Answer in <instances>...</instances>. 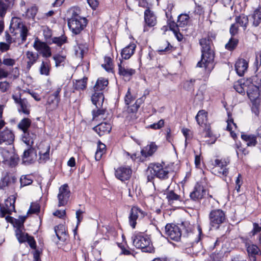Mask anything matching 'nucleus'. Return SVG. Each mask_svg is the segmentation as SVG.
Returning <instances> with one entry per match:
<instances>
[{
	"label": "nucleus",
	"mask_w": 261,
	"mask_h": 261,
	"mask_svg": "<svg viewBox=\"0 0 261 261\" xmlns=\"http://www.w3.org/2000/svg\"><path fill=\"white\" fill-rule=\"evenodd\" d=\"M199 44L201 46V60L198 62L197 66L202 67L203 65L205 73L203 77V80L206 81L214 67L215 53L213 49L212 41L209 37L200 39Z\"/></svg>",
	"instance_id": "f257e3e1"
},
{
	"label": "nucleus",
	"mask_w": 261,
	"mask_h": 261,
	"mask_svg": "<svg viewBox=\"0 0 261 261\" xmlns=\"http://www.w3.org/2000/svg\"><path fill=\"white\" fill-rule=\"evenodd\" d=\"M54 60L55 61L56 66H60L62 63L64 62L65 57L60 55H56L53 57Z\"/></svg>",
	"instance_id": "864d4df0"
},
{
	"label": "nucleus",
	"mask_w": 261,
	"mask_h": 261,
	"mask_svg": "<svg viewBox=\"0 0 261 261\" xmlns=\"http://www.w3.org/2000/svg\"><path fill=\"white\" fill-rule=\"evenodd\" d=\"M197 123L200 126V135L201 138L211 137L210 124L207 121V113L203 110L199 111L195 117Z\"/></svg>",
	"instance_id": "20e7f679"
},
{
	"label": "nucleus",
	"mask_w": 261,
	"mask_h": 261,
	"mask_svg": "<svg viewBox=\"0 0 261 261\" xmlns=\"http://www.w3.org/2000/svg\"><path fill=\"white\" fill-rule=\"evenodd\" d=\"M20 182L21 187H24L32 184L33 179L29 175H22L20 178Z\"/></svg>",
	"instance_id": "09e8293b"
},
{
	"label": "nucleus",
	"mask_w": 261,
	"mask_h": 261,
	"mask_svg": "<svg viewBox=\"0 0 261 261\" xmlns=\"http://www.w3.org/2000/svg\"><path fill=\"white\" fill-rule=\"evenodd\" d=\"M139 99H138L134 105L129 107L128 109V112L130 113V117L133 119H136V116L135 114V113L138 111V108L140 107V102H139Z\"/></svg>",
	"instance_id": "a18cd8bd"
},
{
	"label": "nucleus",
	"mask_w": 261,
	"mask_h": 261,
	"mask_svg": "<svg viewBox=\"0 0 261 261\" xmlns=\"http://www.w3.org/2000/svg\"><path fill=\"white\" fill-rule=\"evenodd\" d=\"M164 125V120H160L157 123H154L149 126V127L153 129H158L162 128Z\"/></svg>",
	"instance_id": "4d7b16f0"
},
{
	"label": "nucleus",
	"mask_w": 261,
	"mask_h": 261,
	"mask_svg": "<svg viewBox=\"0 0 261 261\" xmlns=\"http://www.w3.org/2000/svg\"><path fill=\"white\" fill-rule=\"evenodd\" d=\"M16 63L15 60L9 58L7 56H4L2 61V63L8 67L13 66Z\"/></svg>",
	"instance_id": "8fccbe9b"
},
{
	"label": "nucleus",
	"mask_w": 261,
	"mask_h": 261,
	"mask_svg": "<svg viewBox=\"0 0 261 261\" xmlns=\"http://www.w3.org/2000/svg\"><path fill=\"white\" fill-rule=\"evenodd\" d=\"M34 155L36 156V152L32 147H29V148L25 150L23 154L22 160L24 162L31 163L34 159Z\"/></svg>",
	"instance_id": "72a5a7b5"
},
{
	"label": "nucleus",
	"mask_w": 261,
	"mask_h": 261,
	"mask_svg": "<svg viewBox=\"0 0 261 261\" xmlns=\"http://www.w3.org/2000/svg\"><path fill=\"white\" fill-rule=\"evenodd\" d=\"M9 184V180L7 177L2 178L0 180V189H4Z\"/></svg>",
	"instance_id": "338daca9"
},
{
	"label": "nucleus",
	"mask_w": 261,
	"mask_h": 261,
	"mask_svg": "<svg viewBox=\"0 0 261 261\" xmlns=\"http://www.w3.org/2000/svg\"><path fill=\"white\" fill-rule=\"evenodd\" d=\"M206 194V190L200 184H197L192 192L190 193V199L194 201L198 202L201 200Z\"/></svg>",
	"instance_id": "2eb2a0df"
},
{
	"label": "nucleus",
	"mask_w": 261,
	"mask_h": 261,
	"mask_svg": "<svg viewBox=\"0 0 261 261\" xmlns=\"http://www.w3.org/2000/svg\"><path fill=\"white\" fill-rule=\"evenodd\" d=\"M12 98L15 102L18 105V111L25 115L30 113V105L25 98H21L20 95H13Z\"/></svg>",
	"instance_id": "9d476101"
},
{
	"label": "nucleus",
	"mask_w": 261,
	"mask_h": 261,
	"mask_svg": "<svg viewBox=\"0 0 261 261\" xmlns=\"http://www.w3.org/2000/svg\"><path fill=\"white\" fill-rule=\"evenodd\" d=\"M25 55L27 58L28 59L27 62V68L30 69L31 66L36 62L38 59L39 55L38 54L31 51H27Z\"/></svg>",
	"instance_id": "2f4dec72"
},
{
	"label": "nucleus",
	"mask_w": 261,
	"mask_h": 261,
	"mask_svg": "<svg viewBox=\"0 0 261 261\" xmlns=\"http://www.w3.org/2000/svg\"><path fill=\"white\" fill-rule=\"evenodd\" d=\"M112 127L110 123H101L93 128V129L99 135L102 136L105 133H109L111 130Z\"/></svg>",
	"instance_id": "a878e982"
},
{
	"label": "nucleus",
	"mask_w": 261,
	"mask_h": 261,
	"mask_svg": "<svg viewBox=\"0 0 261 261\" xmlns=\"http://www.w3.org/2000/svg\"><path fill=\"white\" fill-rule=\"evenodd\" d=\"M122 61L118 64V73L125 80H129L131 76L136 72L135 69L121 65Z\"/></svg>",
	"instance_id": "6ab92c4d"
},
{
	"label": "nucleus",
	"mask_w": 261,
	"mask_h": 261,
	"mask_svg": "<svg viewBox=\"0 0 261 261\" xmlns=\"http://www.w3.org/2000/svg\"><path fill=\"white\" fill-rule=\"evenodd\" d=\"M33 47L38 51L40 52L44 57H49L51 55L50 47L44 42L41 41L38 38H36L33 43Z\"/></svg>",
	"instance_id": "f8f14e48"
},
{
	"label": "nucleus",
	"mask_w": 261,
	"mask_h": 261,
	"mask_svg": "<svg viewBox=\"0 0 261 261\" xmlns=\"http://www.w3.org/2000/svg\"><path fill=\"white\" fill-rule=\"evenodd\" d=\"M61 86H58L54 93L50 95L48 97L47 102L49 105L53 103L54 108H57L60 102V97L59 94L61 91Z\"/></svg>",
	"instance_id": "5701e85b"
},
{
	"label": "nucleus",
	"mask_w": 261,
	"mask_h": 261,
	"mask_svg": "<svg viewBox=\"0 0 261 261\" xmlns=\"http://www.w3.org/2000/svg\"><path fill=\"white\" fill-rule=\"evenodd\" d=\"M226 219L225 213L220 209L212 210L209 214L210 225L214 229H218Z\"/></svg>",
	"instance_id": "6e6552de"
},
{
	"label": "nucleus",
	"mask_w": 261,
	"mask_h": 261,
	"mask_svg": "<svg viewBox=\"0 0 261 261\" xmlns=\"http://www.w3.org/2000/svg\"><path fill=\"white\" fill-rule=\"evenodd\" d=\"M31 124V121L28 118L22 119L18 124V127L21 129L23 132L30 130V128Z\"/></svg>",
	"instance_id": "4c0bfd02"
},
{
	"label": "nucleus",
	"mask_w": 261,
	"mask_h": 261,
	"mask_svg": "<svg viewBox=\"0 0 261 261\" xmlns=\"http://www.w3.org/2000/svg\"><path fill=\"white\" fill-rule=\"evenodd\" d=\"M104 63L102 64V67L108 72H111L113 70L112 60L109 57H105Z\"/></svg>",
	"instance_id": "49530a36"
},
{
	"label": "nucleus",
	"mask_w": 261,
	"mask_h": 261,
	"mask_svg": "<svg viewBox=\"0 0 261 261\" xmlns=\"http://www.w3.org/2000/svg\"><path fill=\"white\" fill-rule=\"evenodd\" d=\"M189 18V15L187 14H180L178 17V25L181 28L186 26L188 23Z\"/></svg>",
	"instance_id": "37998d69"
},
{
	"label": "nucleus",
	"mask_w": 261,
	"mask_h": 261,
	"mask_svg": "<svg viewBox=\"0 0 261 261\" xmlns=\"http://www.w3.org/2000/svg\"><path fill=\"white\" fill-rule=\"evenodd\" d=\"M241 138L247 143L248 146H254L257 143L256 138L254 135L242 134Z\"/></svg>",
	"instance_id": "e433bc0d"
},
{
	"label": "nucleus",
	"mask_w": 261,
	"mask_h": 261,
	"mask_svg": "<svg viewBox=\"0 0 261 261\" xmlns=\"http://www.w3.org/2000/svg\"><path fill=\"white\" fill-rule=\"evenodd\" d=\"M251 17L253 19L252 25L255 27H258L261 23L260 7H258L254 11Z\"/></svg>",
	"instance_id": "f704fd0d"
},
{
	"label": "nucleus",
	"mask_w": 261,
	"mask_h": 261,
	"mask_svg": "<svg viewBox=\"0 0 261 261\" xmlns=\"http://www.w3.org/2000/svg\"><path fill=\"white\" fill-rule=\"evenodd\" d=\"M248 16L241 14L239 16H236L235 18V23L239 26L242 27L244 30H245L248 24Z\"/></svg>",
	"instance_id": "7c9ffc66"
},
{
	"label": "nucleus",
	"mask_w": 261,
	"mask_h": 261,
	"mask_svg": "<svg viewBox=\"0 0 261 261\" xmlns=\"http://www.w3.org/2000/svg\"><path fill=\"white\" fill-rule=\"evenodd\" d=\"M55 236H53L52 240L54 242L58 243L59 241L64 242L68 238L66 232L65 227L62 224H59L54 227Z\"/></svg>",
	"instance_id": "ddd939ff"
},
{
	"label": "nucleus",
	"mask_w": 261,
	"mask_h": 261,
	"mask_svg": "<svg viewBox=\"0 0 261 261\" xmlns=\"http://www.w3.org/2000/svg\"><path fill=\"white\" fill-rule=\"evenodd\" d=\"M9 88V84L6 81L0 82V90L2 92H6Z\"/></svg>",
	"instance_id": "774afa93"
},
{
	"label": "nucleus",
	"mask_w": 261,
	"mask_h": 261,
	"mask_svg": "<svg viewBox=\"0 0 261 261\" xmlns=\"http://www.w3.org/2000/svg\"><path fill=\"white\" fill-rule=\"evenodd\" d=\"M49 150H50V146L47 145L46 147L45 151H43L42 150L39 152V161L40 163L45 162L46 161L49 160Z\"/></svg>",
	"instance_id": "79ce46f5"
},
{
	"label": "nucleus",
	"mask_w": 261,
	"mask_h": 261,
	"mask_svg": "<svg viewBox=\"0 0 261 261\" xmlns=\"http://www.w3.org/2000/svg\"><path fill=\"white\" fill-rule=\"evenodd\" d=\"M238 31L239 26L236 23H234L231 25L229 29V32L232 37L237 34Z\"/></svg>",
	"instance_id": "13d9d810"
},
{
	"label": "nucleus",
	"mask_w": 261,
	"mask_h": 261,
	"mask_svg": "<svg viewBox=\"0 0 261 261\" xmlns=\"http://www.w3.org/2000/svg\"><path fill=\"white\" fill-rule=\"evenodd\" d=\"M84 212L81 210H78L76 211V218L77 219V226H78L82 222L83 219V214Z\"/></svg>",
	"instance_id": "680f3d73"
},
{
	"label": "nucleus",
	"mask_w": 261,
	"mask_h": 261,
	"mask_svg": "<svg viewBox=\"0 0 261 261\" xmlns=\"http://www.w3.org/2000/svg\"><path fill=\"white\" fill-rule=\"evenodd\" d=\"M248 67L247 62L243 59L238 60L235 64V69L237 74L242 76L247 71Z\"/></svg>",
	"instance_id": "412c9836"
},
{
	"label": "nucleus",
	"mask_w": 261,
	"mask_h": 261,
	"mask_svg": "<svg viewBox=\"0 0 261 261\" xmlns=\"http://www.w3.org/2000/svg\"><path fill=\"white\" fill-rule=\"evenodd\" d=\"M70 196V191L68 189V186L64 185L59 188L58 198L59 200L58 206H62L67 204Z\"/></svg>",
	"instance_id": "4468645a"
},
{
	"label": "nucleus",
	"mask_w": 261,
	"mask_h": 261,
	"mask_svg": "<svg viewBox=\"0 0 261 261\" xmlns=\"http://www.w3.org/2000/svg\"><path fill=\"white\" fill-rule=\"evenodd\" d=\"M164 46L159 47L158 49L159 52L168 51L170 49V48L172 47L171 45H170V43L168 41H165L164 42Z\"/></svg>",
	"instance_id": "052dcab7"
},
{
	"label": "nucleus",
	"mask_w": 261,
	"mask_h": 261,
	"mask_svg": "<svg viewBox=\"0 0 261 261\" xmlns=\"http://www.w3.org/2000/svg\"><path fill=\"white\" fill-rule=\"evenodd\" d=\"M247 251L250 261H256V255L258 254L259 248L254 244H246Z\"/></svg>",
	"instance_id": "cd10ccee"
},
{
	"label": "nucleus",
	"mask_w": 261,
	"mask_h": 261,
	"mask_svg": "<svg viewBox=\"0 0 261 261\" xmlns=\"http://www.w3.org/2000/svg\"><path fill=\"white\" fill-rule=\"evenodd\" d=\"M15 0H0V17L4 18L7 12L10 11L14 5Z\"/></svg>",
	"instance_id": "f3484780"
},
{
	"label": "nucleus",
	"mask_w": 261,
	"mask_h": 261,
	"mask_svg": "<svg viewBox=\"0 0 261 261\" xmlns=\"http://www.w3.org/2000/svg\"><path fill=\"white\" fill-rule=\"evenodd\" d=\"M144 20L146 24L149 27L154 26L157 22L156 16L149 9H147L144 12Z\"/></svg>",
	"instance_id": "aec40b11"
},
{
	"label": "nucleus",
	"mask_w": 261,
	"mask_h": 261,
	"mask_svg": "<svg viewBox=\"0 0 261 261\" xmlns=\"http://www.w3.org/2000/svg\"><path fill=\"white\" fill-rule=\"evenodd\" d=\"M27 242L32 249H36V243L33 237L29 236L28 238Z\"/></svg>",
	"instance_id": "e2e57ef3"
},
{
	"label": "nucleus",
	"mask_w": 261,
	"mask_h": 261,
	"mask_svg": "<svg viewBox=\"0 0 261 261\" xmlns=\"http://www.w3.org/2000/svg\"><path fill=\"white\" fill-rule=\"evenodd\" d=\"M90 7L93 10H95L99 5L98 0H87Z\"/></svg>",
	"instance_id": "69168bd1"
},
{
	"label": "nucleus",
	"mask_w": 261,
	"mask_h": 261,
	"mask_svg": "<svg viewBox=\"0 0 261 261\" xmlns=\"http://www.w3.org/2000/svg\"><path fill=\"white\" fill-rule=\"evenodd\" d=\"M253 229L250 232V233H251L252 236H254L256 233L261 231V226H259L258 224L256 223H254L253 224Z\"/></svg>",
	"instance_id": "0e129e2a"
},
{
	"label": "nucleus",
	"mask_w": 261,
	"mask_h": 261,
	"mask_svg": "<svg viewBox=\"0 0 261 261\" xmlns=\"http://www.w3.org/2000/svg\"><path fill=\"white\" fill-rule=\"evenodd\" d=\"M134 99L135 98L132 96L130 89L129 88L125 96V104L128 105L132 101L134 100Z\"/></svg>",
	"instance_id": "bf43d9fd"
},
{
	"label": "nucleus",
	"mask_w": 261,
	"mask_h": 261,
	"mask_svg": "<svg viewBox=\"0 0 261 261\" xmlns=\"http://www.w3.org/2000/svg\"><path fill=\"white\" fill-rule=\"evenodd\" d=\"M92 103L98 108V106L101 105L104 100V96L102 92L94 91L91 97Z\"/></svg>",
	"instance_id": "c9c22d12"
},
{
	"label": "nucleus",
	"mask_w": 261,
	"mask_h": 261,
	"mask_svg": "<svg viewBox=\"0 0 261 261\" xmlns=\"http://www.w3.org/2000/svg\"><path fill=\"white\" fill-rule=\"evenodd\" d=\"M181 227L182 228V230L179 226L175 224H167L165 226V233L171 240L178 241L182 235L183 237H187L188 233L192 232L190 228L187 229L184 228L183 225H181Z\"/></svg>",
	"instance_id": "7ed1b4c3"
},
{
	"label": "nucleus",
	"mask_w": 261,
	"mask_h": 261,
	"mask_svg": "<svg viewBox=\"0 0 261 261\" xmlns=\"http://www.w3.org/2000/svg\"><path fill=\"white\" fill-rule=\"evenodd\" d=\"M157 148L156 145L154 143L151 142L142 149L141 153L143 156L147 158L152 155L156 151Z\"/></svg>",
	"instance_id": "bb28decb"
},
{
	"label": "nucleus",
	"mask_w": 261,
	"mask_h": 261,
	"mask_svg": "<svg viewBox=\"0 0 261 261\" xmlns=\"http://www.w3.org/2000/svg\"><path fill=\"white\" fill-rule=\"evenodd\" d=\"M195 80H190L186 81L184 84V88L187 90H192L193 89Z\"/></svg>",
	"instance_id": "6e6d98bb"
},
{
	"label": "nucleus",
	"mask_w": 261,
	"mask_h": 261,
	"mask_svg": "<svg viewBox=\"0 0 261 261\" xmlns=\"http://www.w3.org/2000/svg\"><path fill=\"white\" fill-rule=\"evenodd\" d=\"M23 221L21 223L19 222L18 227L15 230L16 237L19 243H22L27 242L29 235L27 233H24L20 229V227L23 225Z\"/></svg>",
	"instance_id": "c756f323"
},
{
	"label": "nucleus",
	"mask_w": 261,
	"mask_h": 261,
	"mask_svg": "<svg viewBox=\"0 0 261 261\" xmlns=\"http://www.w3.org/2000/svg\"><path fill=\"white\" fill-rule=\"evenodd\" d=\"M168 171L163 168L160 164H151L146 170L148 181H151L155 177L160 179H167L168 178Z\"/></svg>",
	"instance_id": "39448f33"
},
{
	"label": "nucleus",
	"mask_w": 261,
	"mask_h": 261,
	"mask_svg": "<svg viewBox=\"0 0 261 261\" xmlns=\"http://www.w3.org/2000/svg\"><path fill=\"white\" fill-rule=\"evenodd\" d=\"M146 215L145 212L137 206H133L130 211L128 221L130 226L135 228L137 224V220L139 218H143Z\"/></svg>",
	"instance_id": "9b49d317"
},
{
	"label": "nucleus",
	"mask_w": 261,
	"mask_h": 261,
	"mask_svg": "<svg viewBox=\"0 0 261 261\" xmlns=\"http://www.w3.org/2000/svg\"><path fill=\"white\" fill-rule=\"evenodd\" d=\"M166 195V198L169 204H171L174 203L175 201H182L183 200L182 197L174 191L169 190V187L166 189L165 194Z\"/></svg>",
	"instance_id": "b1692460"
},
{
	"label": "nucleus",
	"mask_w": 261,
	"mask_h": 261,
	"mask_svg": "<svg viewBox=\"0 0 261 261\" xmlns=\"http://www.w3.org/2000/svg\"><path fill=\"white\" fill-rule=\"evenodd\" d=\"M136 45L134 43H130L124 47L121 51V57L125 60L128 59L134 54Z\"/></svg>",
	"instance_id": "c85d7f7f"
},
{
	"label": "nucleus",
	"mask_w": 261,
	"mask_h": 261,
	"mask_svg": "<svg viewBox=\"0 0 261 261\" xmlns=\"http://www.w3.org/2000/svg\"><path fill=\"white\" fill-rule=\"evenodd\" d=\"M40 73L48 76L50 72V63L48 61H42L40 67Z\"/></svg>",
	"instance_id": "58836bf2"
},
{
	"label": "nucleus",
	"mask_w": 261,
	"mask_h": 261,
	"mask_svg": "<svg viewBox=\"0 0 261 261\" xmlns=\"http://www.w3.org/2000/svg\"><path fill=\"white\" fill-rule=\"evenodd\" d=\"M87 78H83L81 80H76L73 83L74 89L76 90H83L85 89L87 85Z\"/></svg>",
	"instance_id": "ea45409f"
},
{
	"label": "nucleus",
	"mask_w": 261,
	"mask_h": 261,
	"mask_svg": "<svg viewBox=\"0 0 261 261\" xmlns=\"http://www.w3.org/2000/svg\"><path fill=\"white\" fill-rule=\"evenodd\" d=\"M168 25L170 30L173 32L175 36H177V32H179L178 28L180 27L178 25V22L176 23L174 21L169 20Z\"/></svg>",
	"instance_id": "3c124183"
},
{
	"label": "nucleus",
	"mask_w": 261,
	"mask_h": 261,
	"mask_svg": "<svg viewBox=\"0 0 261 261\" xmlns=\"http://www.w3.org/2000/svg\"><path fill=\"white\" fill-rule=\"evenodd\" d=\"M105 152L106 145L104 144L99 142L98 145L97 150L95 152V160L96 161L100 160L102 157V155L105 153Z\"/></svg>",
	"instance_id": "a19ab883"
},
{
	"label": "nucleus",
	"mask_w": 261,
	"mask_h": 261,
	"mask_svg": "<svg viewBox=\"0 0 261 261\" xmlns=\"http://www.w3.org/2000/svg\"><path fill=\"white\" fill-rule=\"evenodd\" d=\"M67 41V37L62 35L58 37H54L53 39V42L56 44L58 46H61Z\"/></svg>",
	"instance_id": "603ef678"
},
{
	"label": "nucleus",
	"mask_w": 261,
	"mask_h": 261,
	"mask_svg": "<svg viewBox=\"0 0 261 261\" xmlns=\"http://www.w3.org/2000/svg\"><path fill=\"white\" fill-rule=\"evenodd\" d=\"M40 211V205L37 203H32L28 213L36 214Z\"/></svg>",
	"instance_id": "5fc2aeb1"
},
{
	"label": "nucleus",
	"mask_w": 261,
	"mask_h": 261,
	"mask_svg": "<svg viewBox=\"0 0 261 261\" xmlns=\"http://www.w3.org/2000/svg\"><path fill=\"white\" fill-rule=\"evenodd\" d=\"M133 244L137 248L141 249L143 252H152L153 247L150 238L146 235L138 234L133 239Z\"/></svg>",
	"instance_id": "423d86ee"
},
{
	"label": "nucleus",
	"mask_w": 261,
	"mask_h": 261,
	"mask_svg": "<svg viewBox=\"0 0 261 261\" xmlns=\"http://www.w3.org/2000/svg\"><path fill=\"white\" fill-rule=\"evenodd\" d=\"M229 163L228 158L215 160L213 168L214 174L220 177H226L229 173V169L227 167Z\"/></svg>",
	"instance_id": "0eeeda50"
},
{
	"label": "nucleus",
	"mask_w": 261,
	"mask_h": 261,
	"mask_svg": "<svg viewBox=\"0 0 261 261\" xmlns=\"http://www.w3.org/2000/svg\"><path fill=\"white\" fill-rule=\"evenodd\" d=\"M238 39L231 37L225 44V48L230 51L233 50L238 45Z\"/></svg>",
	"instance_id": "c03bdc74"
},
{
	"label": "nucleus",
	"mask_w": 261,
	"mask_h": 261,
	"mask_svg": "<svg viewBox=\"0 0 261 261\" xmlns=\"http://www.w3.org/2000/svg\"><path fill=\"white\" fill-rule=\"evenodd\" d=\"M247 94L252 102L256 101L259 96V87L253 84L250 80L247 89Z\"/></svg>",
	"instance_id": "a211bd4d"
},
{
	"label": "nucleus",
	"mask_w": 261,
	"mask_h": 261,
	"mask_svg": "<svg viewBox=\"0 0 261 261\" xmlns=\"http://www.w3.org/2000/svg\"><path fill=\"white\" fill-rule=\"evenodd\" d=\"M69 13L71 16L68 19L69 29L73 34H80L86 27L87 20L85 17L80 16V10L78 8H71Z\"/></svg>",
	"instance_id": "f03ea898"
},
{
	"label": "nucleus",
	"mask_w": 261,
	"mask_h": 261,
	"mask_svg": "<svg viewBox=\"0 0 261 261\" xmlns=\"http://www.w3.org/2000/svg\"><path fill=\"white\" fill-rule=\"evenodd\" d=\"M38 11V9L36 6H32L30 8L27 9L25 15L28 18H34Z\"/></svg>",
	"instance_id": "de8ad7c7"
},
{
	"label": "nucleus",
	"mask_w": 261,
	"mask_h": 261,
	"mask_svg": "<svg viewBox=\"0 0 261 261\" xmlns=\"http://www.w3.org/2000/svg\"><path fill=\"white\" fill-rule=\"evenodd\" d=\"M108 85V81L105 78L99 77L93 88L94 91L100 92L105 89Z\"/></svg>",
	"instance_id": "473e14b6"
},
{
	"label": "nucleus",
	"mask_w": 261,
	"mask_h": 261,
	"mask_svg": "<svg viewBox=\"0 0 261 261\" xmlns=\"http://www.w3.org/2000/svg\"><path fill=\"white\" fill-rule=\"evenodd\" d=\"M36 139V135L28 130L23 132L22 135V140L23 142L28 146V147H32L34 144V141Z\"/></svg>",
	"instance_id": "4be33fe9"
},
{
	"label": "nucleus",
	"mask_w": 261,
	"mask_h": 261,
	"mask_svg": "<svg viewBox=\"0 0 261 261\" xmlns=\"http://www.w3.org/2000/svg\"><path fill=\"white\" fill-rule=\"evenodd\" d=\"M132 173V169L129 167L122 166L115 171L116 177L121 181L129 179Z\"/></svg>",
	"instance_id": "dca6fc26"
},
{
	"label": "nucleus",
	"mask_w": 261,
	"mask_h": 261,
	"mask_svg": "<svg viewBox=\"0 0 261 261\" xmlns=\"http://www.w3.org/2000/svg\"><path fill=\"white\" fill-rule=\"evenodd\" d=\"M11 25H13L14 28H17L21 40V43L24 42L29 35V30L28 28L24 25L20 19L15 17L12 19Z\"/></svg>",
	"instance_id": "1a4fd4ad"
},
{
	"label": "nucleus",
	"mask_w": 261,
	"mask_h": 261,
	"mask_svg": "<svg viewBox=\"0 0 261 261\" xmlns=\"http://www.w3.org/2000/svg\"><path fill=\"white\" fill-rule=\"evenodd\" d=\"M249 83H250V80H247L245 82L241 80L234 83L233 88L236 91L240 94H245V91H247Z\"/></svg>",
	"instance_id": "393cba45"
}]
</instances>
